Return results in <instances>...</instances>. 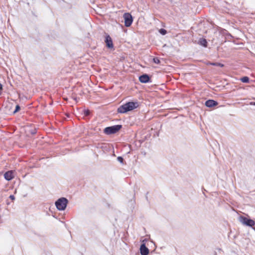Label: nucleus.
Returning a JSON list of instances; mask_svg holds the SVG:
<instances>
[{
  "label": "nucleus",
  "instance_id": "1",
  "mask_svg": "<svg viewBox=\"0 0 255 255\" xmlns=\"http://www.w3.org/2000/svg\"><path fill=\"white\" fill-rule=\"evenodd\" d=\"M137 106V103L128 102L120 106L118 109V112L120 113H125L136 108Z\"/></svg>",
  "mask_w": 255,
  "mask_h": 255
},
{
  "label": "nucleus",
  "instance_id": "2",
  "mask_svg": "<svg viewBox=\"0 0 255 255\" xmlns=\"http://www.w3.org/2000/svg\"><path fill=\"white\" fill-rule=\"evenodd\" d=\"M68 200L65 198H61L55 202L57 209L60 211L64 210L67 206Z\"/></svg>",
  "mask_w": 255,
  "mask_h": 255
},
{
  "label": "nucleus",
  "instance_id": "3",
  "mask_svg": "<svg viewBox=\"0 0 255 255\" xmlns=\"http://www.w3.org/2000/svg\"><path fill=\"white\" fill-rule=\"evenodd\" d=\"M122 126L121 125H116L112 127H107L105 128L104 131L106 133L110 134L115 133L119 130Z\"/></svg>",
  "mask_w": 255,
  "mask_h": 255
},
{
  "label": "nucleus",
  "instance_id": "4",
  "mask_svg": "<svg viewBox=\"0 0 255 255\" xmlns=\"http://www.w3.org/2000/svg\"><path fill=\"white\" fill-rule=\"evenodd\" d=\"M239 221L242 224L249 227H252L255 224L254 220L248 219L244 217H240Z\"/></svg>",
  "mask_w": 255,
  "mask_h": 255
},
{
  "label": "nucleus",
  "instance_id": "5",
  "mask_svg": "<svg viewBox=\"0 0 255 255\" xmlns=\"http://www.w3.org/2000/svg\"><path fill=\"white\" fill-rule=\"evenodd\" d=\"M124 18L125 26L127 27L130 26L132 22V18L131 14L129 13H126L124 14Z\"/></svg>",
  "mask_w": 255,
  "mask_h": 255
},
{
  "label": "nucleus",
  "instance_id": "6",
  "mask_svg": "<svg viewBox=\"0 0 255 255\" xmlns=\"http://www.w3.org/2000/svg\"><path fill=\"white\" fill-rule=\"evenodd\" d=\"M105 42L106 43V46L109 48H113V41L111 37L109 35H107L106 37Z\"/></svg>",
  "mask_w": 255,
  "mask_h": 255
},
{
  "label": "nucleus",
  "instance_id": "7",
  "mask_svg": "<svg viewBox=\"0 0 255 255\" xmlns=\"http://www.w3.org/2000/svg\"><path fill=\"white\" fill-rule=\"evenodd\" d=\"M4 178L6 180L9 181L11 180L14 176V172L12 171H8L5 173L4 175Z\"/></svg>",
  "mask_w": 255,
  "mask_h": 255
},
{
  "label": "nucleus",
  "instance_id": "8",
  "mask_svg": "<svg viewBox=\"0 0 255 255\" xmlns=\"http://www.w3.org/2000/svg\"><path fill=\"white\" fill-rule=\"evenodd\" d=\"M140 254L141 255H147L149 250L144 244H142L140 248Z\"/></svg>",
  "mask_w": 255,
  "mask_h": 255
},
{
  "label": "nucleus",
  "instance_id": "9",
  "mask_svg": "<svg viewBox=\"0 0 255 255\" xmlns=\"http://www.w3.org/2000/svg\"><path fill=\"white\" fill-rule=\"evenodd\" d=\"M139 80L141 83H145L149 81V77L147 75L144 74L139 77Z\"/></svg>",
  "mask_w": 255,
  "mask_h": 255
},
{
  "label": "nucleus",
  "instance_id": "10",
  "mask_svg": "<svg viewBox=\"0 0 255 255\" xmlns=\"http://www.w3.org/2000/svg\"><path fill=\"white\" fill-rule=\"evenodd\" d=\"M217 105V103L212 100H208L205 103V105L208 107H212Z\"/></svg>",
  "mask_w": 255,
  "mask_h": 255
},
{
  "label": "nucleus",
  "instance_id": "11",
  "mask_svg": "<svg viewBox=\"0 0 255 255\" xmlns=\"http://www.w3.org/2000/svg\"><path fill=\"white\" fill-rule=\"evenodd\" d=\"M198 43L204 47H207V40L204 38H200L199 40Z\"/></svg>",
  "mask_w": 255,
  "mask_h": 255
},
{
  "label": "nucleus",
  "instance_id": "12",
  "mask_svg": "<svg viewBox=\"0 0 255 255\" xmlns=\"http://www.w3.org/2000/svg\"><path fill=\"white\" fill-rule=\"evenodd\" d=\"M208 64L220 67H223L224 66L223 64L219 63H209Z\"/></svg>",
  "mask_w": 255,
  "mask_h": 255
},
{
  "label": "nucleus",
  "instance_id": "13",
  "mask_svg": "<svg viewBox=\"0 0 255 255\" xmlns=\"http://www.w3.org/2000/svg\"><path fill=\"white\" fill-rule=\"evenodd\" d=\"M242 82L244 83H248L249 81V79L248 77H244L242 78H241Z\"/></svg>",
  "mask_w": 255,
  "mask_h": 255
},
{
  "label": "nucleus",
  "instance_id": "14",
  "mask_svg": "<svg viewBox=\"0 0 255 255\" xmlns=\"http://www.w3.org/2000/svg\"><path fill=\"white\" fill-rule=\"evenodd\" d=\"M159 32L162 35H165L166 33V30L162 28L160 29Z\"/></svg>",
  "mask_w": 255,
  "mask_h": 255
},
{
  "label": "nucleus",
  "instance_id": "15",
  "mask_svg": "<svg viewBox=\"0 0 255 255\" xmlns=\"http://www.w3.org/2000/svg\"><path fill=\"white\" fill-rule=\"evenodd\" d=\"M20 110V107L19 105H16V107H15V110L13 111V114H15L16 113V112H17L19 110Z\"/></svg>",
  "mask_w": 255,
  "mask_h": 255
},
{
  "label": "nucleus",
  "instance_id": "16",
  "mask_svg": "<svg viewBox=\"0 0 255 255\" xmlns=\"http://www.w3.org/2000/svg\"><path fill=\"white\" fill-rule=\"evenodd\" d=\"M153 62L156 64H159L160 63V60L158 58H153Z\"/></svg>",
  "mask_w": 255,
  "mask_h": 255
},
{
  "label": "nucleus",
  "instance_id": "17",
  "mask_svg": "<svg viewBox=\"0 0 255 255\" xmlns=\"http://www.w3.org/2000/svg\"><path fill=\"white\" fill-rule=\"evenodd\" d=\"M90 113V112L89 110H85L84 111V114L86 116H88Z\"/></svg>",
  "mask_w": 255,
  "mask_h": 255
},
{
  "label": "nucleus",
  "instance_id": "18",
  "mask_svg": "<svg viewBox=\"0 0 255 255\" xmlns=\"http://www.w3.org/2000/svg\"><path fill=\"white\" fill-rule=\"evenodd\" d=\"M118 160L121 162H123V158L121 157H118Z\"/></svg>",
  "mask_w": 255,
  "mask_h": 255
},
{
  "label": "nucleus",
  "instance_id": "19",
  "mask_svg": "<svg viewBox=\"0 0 255 255\" xmlns=\"http://www.w3.org/2000/svg\"><path fill=\"white\" fill-rule=\"evenodd\" d=\"M9 198H10L11 200H12L14 199V196H13V195H10V196H9Z\"/></svg>",
  "mask_w": 255,
  "mask_h": 255
},
{
  "label": "nucleus",
  "instance_id": "20",
  "mask_svg": "<svg viewBox=\"0 0 255 255\" xmlns=\"http://www.w3.org/2000/svg\"><path fill=\"white\" fill-rule=\"evenodd\" d=\"M2 89V85L0 83V91Z\"/></svg>",
  "mask_w": 255,
  "mask_h": 255
},
{
  "label": "nucleus",
  "instance_id": "21",
  "mask_svg": "<svg viewBox=\"0 0 255 255\" xmlns=\"http://www.w3.org/2000/svg\"><path fill=\"white\" fill-rule=\"evenodd\" d=\"M251 104L255 106V102H254V103H251Z\"/></svg>",
  "mask_w": 255,
  "mask_h": 255
}]
</instances>
